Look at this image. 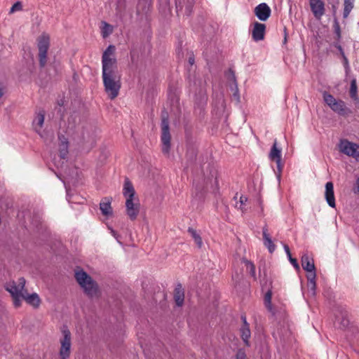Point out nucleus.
<instances>
[{"mask_svg": "<svg viewBox=\"0 0 359 359\" xmlns=\"http://www.w3.org/2000/svg\"><path fill=\"white\" fill-rule=\"evenodd\" d=\"M307 280H308V293L311 297H314L316 294V273L313 274H307L306 276Z\"/></svg>", "mask_w": 359, "mask_h": 359, "instance_id": "nucleus-19", "label": "nucleus"}, {"mask_svg": "<svg viewBox=\"0 0 359 359\" xmlns=\"http://www.w3.org/2000/svg\"><path fill=\"white\" fill-rule=\"evenodd\" d=\"M22 9V4L19 1L16 2L13 5V6L11 8L10 13H13L15 11H19Z\"/></svg>", "mask_w": 359, "mask_h": 359, "instance_id": "nucleus-33", "label": "nucleus"}, {"mask_svg": "<svg viewBox=\"0 0 359 359\" xmlns=\"http://www.w3.org/2000/svg\"><path fill=\"white\" fill-rule=\"evenodd\" d=\"M101 34L104 39L108 37L110 34H112L114 31V27L110 24L102 21L101 22Z\"/></svg>", "mask_w": 359, "mask_h": 359, "instance_id": "nucleus-24", "label": "nucleus"}, {"mask_svg": "<svg viewBox=\"0 0 359 359\" xmlns=\"http://www.w3.org/2000/svg\"><path fill=\"white\" fill-rule=\"evenodd\" d=\"M352 155L348 156L353 158L355 161H359V144H356V147H354Z\"/></svg>", "mask_w": 359, "mask_h": 359, "instance_id": "nucleus-32", "label": "nucleus"}, {"mask_svg": "<svg viewBox=\"0 0 359 359\" xmlns=\"http://www.w3.org/2000/svg\"><path fill=\"white\" fill-rule=\"evenodd\" d=\"M44 118H45V113L43 111H39L32 122V126L34 129V130L39 134L41 136V129L43 126L44 123Z\"/></svg>", "mask_w": 359, "mask_h": 359, "instance_id": "nucleus-16", "label": "nucleus"}, {"mask_svg": "<svg viewBox=\"0 0 359 359\" xmlns=\"http://www.w3.org/2000/svg\"><path fill=\"white\" fill-rule=\"evenodd\" d=\"M188 231L190 233L191 236H192L193 239L194 240L198 247L201 248L203 245V241L200 235L198 234L196 231L192 228H189Z\"/></svg>", "mask_w": 359, "mask_h": 359, "instance_id": "nucleus-27", "label": "nucleus"}, {"mask_svg": "<svg viewBox=\"0 0 359 359\" xmlns=\"http://www.w3.org/2000/svg\"><path fill=\"white\" fill-rule=\"evenodd\" d=\"M62 337L60 339V355L62 359H67L71 351V333L69 330L64 327L62 330Z\"/></svg>", "mask_w": 359, "mask_h": 359, "instance_id": "nucleus-7", "label": "nucleus"}, {"mask_svg": "<svg viewBox=\"0 0 359 359\" xmlns=\"http://www.w3.org/2000/svg\"><path fill=\"white\" fill-rule=\"evenodd\" d=\"M323 100L333 111L341 116H345L351 112L343 100L335 99L327 92L323 93Z\"/></svg>", "mask_w": 359, "mask_h": 359, "instance_id": "nucleus-5", "label": "nucleus"}, {"mask_svg": "<svg viewBox=\"0 0 359 359\" xmlns=\"http://www.w3.org/2000/svg\"><path fill=\"white\" fill-rule=\"evenodd\" d=\"M309 6L313 15L316 20H321L325 14V3L323 0H309Z\"/></svg>", "mask_w": 359, "mask_h": 359, "instance_id": "nucleus-9", "label": "nucleus"}, {"mask_svg": "<svg viewBox=\"0 0 359 359\" xmlns=\"http://www.w3.org/2000/svg\"><path fill=\"white\" fill-rule=\"evenodd\" d=\"M189 62L191 64V65H193L194 63V59L193 57H189Z\"/></svg>", "mask_w": 359, "mask_h": 359, "instance_id": "nucleus-47", "label": "nucleus"}, {"mask_svg": "<svg viewBox=\"0 0 359 359\" xmlns=\"http://www.w3.org/2000/svg\"><path fill=\"white\" fill-rule=\"evenodd\" d=\"M354 147H356V143L350 142L346 139L341 140L339 143V151L348 156L353 154L352 151Z\"/></svg>", "mask_w": 359, "mask_h": 359, "instance_id": "nucleus-15", "label": "nucleus"}, {"mask_svg": "<svg viewBox=\"0 0 359 359\" xmlns=\"http://www.w3.org/2000/svg\"><path fill=\"white\" fill-rule=\"evenodd\" d=\"M182 8H183V6H182V2H181L180 1H177V2H176V8H177V11H178L179 10H182Z\"/></svg>", "mask_w": 359, "mask_h": 359, "instance_id": "nucleus-41", "label": "nucleus"}, {"mask_svg": "<svg viewBox=\"0 0 359 359\" xmlns=\"http://www.w3.org/2000/svg\"><path fill=\"white\" fill-rule=\"evenodd\" d=\"M247 201H248V198L245 196H243V195L241 196L239 202L236 203V207L243 212L244 211L243 205L245 204Z\"/></svg>", "mask_w": 359, "mask_h": 359, "instance_id": "nucleus-31", "label": "nucleus"}, {"mask_svg": "<svg viewBox=\"0 0 359 359\" xmlns=\"http://www.w3.org/2000/svg\"><path fill=\"white\" fill-rule=\"evenodd\" d=\"M60 144V156L62 159H65L67 157V155L68 154V141L67 140L62 137H59Z\"/></svg>", "mask_w": 359, "mask_h": 359, "instance_id": "nucleus-22", "label": "nucleus"}, {"mask_svg": "<svg viewBox=\"0 0 359 359\" xmlns=\"http://www.w3.org/2000/svg\"><path fill=\"white\" fill-rule=\"evenodd\" d=\"M325 198L327 204L331 208L335 207L336 203L334 194V185L332 182H328L325 184Z\"/></svg>", "mask_w": 359, "mask_h": 359, "instance_id": "nucleus-14", "label": "nucleus"}, {"mask_svg": "<svg viewBox=\"0 0 359 359\" xmlns=\"http://www.w3.org/2000/svg\"><path fill=\"white\" fill-rule=\"evenodd\" d=\"M288 259H289V261L290 260V258H292V256H291V253L290 252V255H287Z\"/></svg>", "mask_w": 359, "mask_h": 359, "instance_id": "nucleus-49", "label": "nucleus"}, {"mask_svg": "<svg viewBox=\"0 0 359 359\" xmlns=\"http://www.w3.org/2000/svg\"><path fill=\"white\" fill-rule=\"evenodd\" d=\"M333 27L334 29V33L336 34V39L337 41H339L341 37V28H340L339 22L337 21V19H334V20Z\"/></svg>", "mask_w": 359, "mask_h": 359, "instance_id": "nucleus-28", "label": "nucleus"}, {"mask_svg": "<svg viewBox=\"0 0 359 359\" xmlns=\"http://www.w3.org/2000/svg\"><path fill=\"white\" fill-rule=\"evenodd\" d=\"M341 56L343 59V63H344L345 68L348 69L349 67V65H348V60L347 57L346 56L345 54H344V55H341Z\"/></svg>", "mask_w": 359, "mask_h": 359, "instance_id": "nucleus-36", "label": "nucleus"}, {"mask_svg": "<svg viewBox=\"0 0 359 359\" xmlns=\"http://www.w3.org/2000/svg\"><path fill=\"white\" fill-rule=\"evenodd\" d=\"M245 266H246L247 270L249 271V273H250V275L254 278H256V277H255V265L251 262H249L248 260H245Z\"/></svg>", "mask_w": 359, "mask_h": 359, "instance_id": "nucleus-29", "label": "nucleus"}, {"mask_svg": "<svg viewBox=\"0 0 359 359\" xmlns=\"http://www.w3.org/2000/svg\"><path fill=\"white\" fill-rule=\"evenodd\" d=\"M264 245L268 248L270 253H273L276 250V245L273 244L269 234L268 233V229L264 226L262 229Z\"/></svg>", "mask_w": 359, "mask_h": 359, "instance_id": "nucleus-17", "label": "nucleus"}, {"mask_svg": "<svg viewBox=\"0 0 359 359\" xmlns=\"http://www.w3.org/2000/svg\"><path fill=\"white\" fill-rule=\"evenodd\" d=\"M174 299L178 306H181L184 304V292L180 284L177 285L175 289Z\"/></svg>", "mask_w": 359, "mask_h": 359, "instance_id": "nucleus-18", "label": "nucleus"}, {"mask_svg": "<svg viewBox=\"0 0 359 359\" xmlns=\"http://www.w3.org/2000/svg\"><path fill=\"white\" fill-rule=\"evenodd\" d=\"M25 280L24 278H19L18 282L11 281L7 283L5 285L6 290L13 297L15 307H20L22 300L24 299L33 308H39L41 304L39 296L35 292L30 294H28L27 291L25 289Z\"/></svg>", "mask_w": 359, "mask_h": 359, "instance_id": "nucleus-2", "label": "nucleus"}, {"mask_svg": "<svg viewBox=\"0 0 359 359\" xmlns=\"http://www.w3.org/2000/svg\"><path fill=\"white\" fill-rule=\"evenodd\" d=\"M264 304L266 307L271 311V292H267L264 296Z\"/></svg>", "mask_w": 359, "mask_h": 359, "instance_id": "nucleus-30", "label": "nucleus"}, {"mask_svg": "<svg viewBox=\"0 0 359 359\" xmlns=\"http://www.w3.org/2000/svg\"><path fill=\"white\" fill-rule=\"evenodd\" d=\"M354 6V0H344L343 17L346 18L350 14Z\"/></svg>", "mask_w": 359, "mask_h": 359, "instance_id": "nucleus-25", "label": "nucleus"}, {"mask_svg": "<svg viewBox=\"0 0 359 359\" xmlns=\"http://www.w3.org/2000/svg\"><path fill=\"white\" fill-rule=\"evenodd\" d=\"M50 46V37L48 34H43L38 39L39 60L41 67L47 62V53Z\"/></svg>", "mask_w": 359, "mask_h": 359, "instance_id": "nucleus-6", "label": "nucleus"}, {"mask_svg": "<svg viewBox=\"0 0 359 359\" xmlns=\"http://www.w3.org/2000/svg\"><path fill=\"white\" fill-rule=\"evenodd\" d=\"M281 154L282 150L280 148L278 147L277 140H275L269 154V158L271 161H273L276 163L277 169L279 172H280L283 169V165L281 163Z\"/></svg>", "mask_w": 359, "mask_h": 359, "instance_id": "nucleus-10", "label": "nucleus"}, {"mask_svg": "<svg viewBox=\"0 0 359 359\" xmlns=\"http://www.w3.org/2000/svg\"><path fill=\"white\" fill-rule=\"evenodd\" d=\"M75 278L84 292L90 297H96L98 294V286L91 277L83 270L75 272Z\"/></svg>", "mask_w": 359, "mask_h": 359, "instance_id": "nucleus-4", "label": "nucleus"}, {"mask_svg": "<svg viewBox=\"0 0 359 359\" xmlns=\"http://www.w3.org/2000/svg\"><path fill=\"white\" fill-rule=\"evenodd\" d=\"M161 142L162 151L168 154L170 148V134L169 131V121L167 117H163L161 121Z\"/></svg>", "mask_w": 359, "mask_h": 359, "instance_id": "nucleus-8", "label": "nucleus"}, {"mask_svg": "<svg viewBox=\"0 0 359 359\" xmlns=\"http://www.w3.org/2000/svg\"><path fill=\"white\" fill-rule=\"evenodd\" d=\"M109 229L110 232L112 234V236L114 237H115L116 238H117V233H116V232L113 229H111V228H109Z\"/></svg>", "mask_w": 359, "mask_h": 359, "instance_id": "nucleus-44", "label": "nucleus"}, {"mask_svg": "<svg viewBox=\"0 0 359 359\" xmlns=\"http://www.w3.org/2000/svg\"><path fill=\"white\" fill-rule=\"evenodd\" d=\"M339 41H337H337H336V42H334V43L332 44V46H333L334 47H335L336 48H337L339 46H341Z\"/></svg>", "mask_w": 359, "mask_h": 359, "instance_id": "nucleus-45", "label": "nucleus"}, {"mask_svg": "<svg viewBox=\"0 0 359 359\" xmlns=\"http://www.w3.org/2000/svg\"><path fill=\"white\" fill-rule=\"evenodd\" d=\"M283 248H284L285 252L287 254V255H290V250L288 245L286 244H284Z\"/></svg>", "mask_w": 359, "mask_h": 359, "instance_id": "nucleus-42", "label": "nucleus"}, {"mask_svg": "<svg viewBox=\"0 0 359 359\" xmlns=\"http://www.w3.org/2000/svg\"><path fill=\"white\" fill-rule=\"evenodd\" d=\"M152 0H139L138 6H140L142 4L144 5V11L146 10V8L147 9L151 5Z\"/></svg>", "mask_w": 359, "mask_h": 359, "instance_id": "nucleus-34", "label": "nucleus"}, {"mask_svg": "<svg viewBox=\"0 0 359 359\" xmlns=\"http://www.w3.org/2000/svg\"><path fill=\"white\" fill-rule=\"evenodd\" d=\"M231 76L232 82L230 84V88L233 93V97L236 101L237 103H239L241 98H240L239 91H238V85H237V83L236 81V77L233 73L231 74Z\"/></svg>", "mask_w": 359, "mask_h": 359, "instance_id": "nucleus-21", "label": "nucleus"}, {"mask_svg": "<svg viewBox=\"0 0 359 359\" xmlns=\"http://www.w3.org/2000/svg\"><path fill=\"white\" fill-rule=\"evenodd\" d=\"M273 337L277 339L278 337L280 338V339H285V335L280 332L278 330H277L276 332H273Z\"/></svg>", "mask_w": 359, "mask_h": 359, "instance_id": "nucleus-35", "label": "nucleus"}, {"mask_svg": "<svg viewBox=\"0 0 359 359\" xmlns=\"http://www.w3.org/2000/svg\"><path fill=\"white\" fill-rule=\"evenodd\" d=\"M4 88L0 86V99L4 96Z\"/></svg>", "mask_w": 359, "mask_h": 359, "instance_id": "nucleus-46", "label": "nucleus"}, {"mask_svg": "<svg viewBox=\"0 0 359 359\" xmlns=\"http://www.w3.org/2000/svg\"><path fill=\"white\" fill-rule=\"evenodd\" d=\"M337 49L339 51L340 55H344V54H345L341 46H339Z\"/></svg>", "mask_w": 359, "mask_h": 359, "instance_id": "nucleus-43", "label": "nucleus"}, {"mask_svg": "<svg viewBox=\"0 0 359 359\" xmlns=\"http://www.w3.org/2000/svg\"><path fill=\"white\" fill-rule=\"evenodd\" d=\"M116 48L109 45L102 56V76L104 90L110 100L115 99L121 88V75L115 57Z\"/></svg>", "mask_w": 359, "mask_h": 359, "instance_id": "nucleus-1", "label": "nucleus"}, {"mask_svg": "<svg viewBox=\"0 0 359 359\" xmlns=\"http://www.w3.org/2000/svg\"><path fill=\"white\" fill-rule=\"evenodd\" d=\"M100 209L101 210V212L104 216H111L112 215L113 211L111 206V201L108 198H104L100 203Z\"/></svg>", "mask_w": 359, "mask_h": 359, "instance_id": "nucleus-20", "label": "nucleus"}, {"mask_svg": "<svg viewBox=\"0 0 359 359\" xmlns=\"http://www.w3.org/2000/svg\"><path fill=\"white\" fill-rule=\"evenodd\" d=\"M350 96L353 100H358V88H357V83L356 79H353L351 81V86H350Z\"/></svg>", "mask_w": 359, "mask_h": 359, "instance_id": "nucleus-26", "label": "nucleus"}, {"mask_svg": "<svg viewBox=\"0 0 359 359\" xmlns=\"http://www.w3.org/2000/svg\"><path fill=\"white\" fill-rule=\"evenodd\" d=\"M185 13L187 15H190L191 13V5H187L185 8Z\"/></svg>", "mask_w": 359, "mask_h": 359, "instance_id": "nucleus-39", "label": "nucleus"}, {"mask_svg": "<svg viewBox=\"0 0 359 359\" xmlns=\"http://www.w3.org/2000/svg\"><path fill=\"white\" fill-rule=\"evenodd\" d=\"M255 15L261 21H266L271 15V8L266 3L257 5L254 9Z\"/></svg>", "mask_w": 359, "mask_h": 359, "instance_id": "nucleus-11", "label": "nucleus"}, {"mask_svg": "<svg viewBox=\"0 0 359 359\" xmlns=\"http://www.w3.org/2000/svg\"><path fill=\"white\" fill-rule=\"evenodd\" d=\"M245 355L243 352H238L236 355V359H245Z\"/></svg>", "mask_w": 359, "mask_h": 359, "instance_id": "nucleus-40", "label": "nucleus"}, {"mask_svg": "<svg viewBox=\"0 0 359 359\" xmlns=\"http://www.w3.org/2000/svg\"><path fill=\"white\" fill-rule=\"evenodd\" d=\"M242 318L243 320L244 324L241 329V337L244 342L246 344H248V339L250 337V330L249 328V325L246 322L245 317H242Z\"/></svg>", "mask_w": 359, "mask_h": 359, "instance_id": "nucleus-23", "label": "nucleus"}, {"mask_svg": "<svg viewBox=\"0 0 359 359\" xmlns=\"http://www.w3.org/2000/svg\"><path fill=\"white\" fill-rule=\"evenodd\" d=\"M353 191L355 194H359V178L356 180Z\"/></svg>", "mask_w": 359, "mask_h": 359, "instance_id": "nucleus-38", "label": "nucleus"}, {"mask_svg": "<svg viewBox=\"0 0 359 359\" xmlns=\"http://www.w3.org/2000/svg\"><path fill=\"white\" fill-rule=\"evenodd\" d=\"M344 325H348V321L347 320H344Z\"/></svg>", "mask_w": 359, "mask_h": 359, "instance_id": "nucleus-48", "label": "nucleus"}, {"mask_svg": "<svg viewBox=\"0 0 359 359\" xmlns=\"http://www.w3.org/2000/svg\"><path fill=\"white\" fill-rule=\"evenodd\" d=\"M123 194L126 198V214L131 220H135L140 212V203L135 201V191L128 179L124 181Z\"/></svg>", "mask_w": 359, "mask_h": 359, "instance_id": "nucleus-3", "label": "nucleus"}, {"mask_svg": "<svg viewBox=\"0 0 359 359\" xmlns=\"http://www.w3.org/2000/svg\"><path fill=\"white\" fill-rule=\"evenodd\" d=\"M290 262L296 269H299V266L296 259L290 258Z\"/></svg>", "mask_w": 359, "mask_h": 359, "instance_id": "nucleus-37", "label": "nucleus"}, {"mask_svg": "<svg viewBox=\"0 0 359 359\" xmlns=\"http://www.w3.org/2000/svg\"><path fill=\"white\" fill-rule=\"evenodd\" d=\"M302 266L303 269L305 270L308 274L316 273L313 259L308 253H305L302 255Z\"/></svg>", "mask_w": 359, "mask_h": 359, "instance_id": "nucleus-13", "label": "nucleus"}, {"mask_svg": "<svg viewBox=\"0 0 359 359\" xmlns=\"http://www.w3.org/2000/svg\"><path fill=\"white\" fill-rule=\"evenodd\" d=\"M266 32V25L264 24L255 22L252 25V38L255 41H262L264 39Z\"/></svg>", "mask_w": 359, "mask_h": 359, "instance_id": "nucleus-12", "label": "nucleus"}]
</instances>
